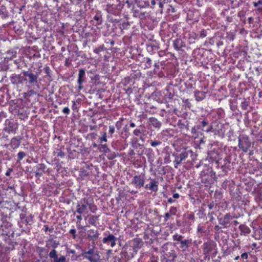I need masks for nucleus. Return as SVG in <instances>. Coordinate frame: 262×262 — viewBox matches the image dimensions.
I'll list each match as a JSON object with an SVG mask.
<instances>
[{
    "mask_svg": "<svg viewBox=\"0 0 262 262\" xmlns=\"http://www.w3.org/2000/svg\"><path fill=\"white\" fill-rule=\"evenodd\" d=\"M150 122L152 126L159 128L161 126V123L157 119L151 117L149 119Z\"/></svg>",
    "mask_w": 262,
    "mask_h": 262,
    "instance_id": "obj_21",
    "label": "nucleus"
},
{
    "mask_svg": "<svg viewBox=\"0 0 262 262\" xmlns=\"http://www.w3.org/2000/svg\"><path fill=\"white\" fill-rule=\"evenodd\" d=\"M214 246L213 245L205 243L203 244V250L206 256H209L210 253L213 250Z\"/></svg>",
    "mask_w": 262,
    "mask_h": 262,
    "instance_id": "obj_17",
    "label": "nucleus"
},
{
    "mask_svg": "<svg viewBox=\"0 0 262 262\" xmlns=\"http://www.w3.org/2000/svg\"><path fill=\"white\" fill-rule=\"evenodd\" d=\"M156 4V1L155 0H152L151 2V4L152 5V6H154Z\"/></svg>",
    "mask_w": 262,
    "mask_h": 262,
    "instance_id": "obj_58",
    "label": "nucleus"
},
{
    "mask_svg": "<svg viewBox=\"0 0 262 262\" xmlns=\"http://www.w3.org/2000/svg\"><path fill=\"white\" fill-rule=\"evenodd\" d=\"M182 102L186 104V105L189 108L191 107V104L188 99H182Z\"/></svg>",
    "mask_w": 262,
    "mask_h": 262,
    "instance_id": "obj_35",
    "label": "nucleus"
},
{
    "mask_svg": "<svg viewBox=\"0 0 262 262\" xmlns=\"http://www.w3.org/2000/svg\"><path fill=\"white\" fill-rule=\"evenodd\" d=\"M21 138L20 137H13L11 140L10 143V146L13 149L18 148L20 144Z\"/></svg>",
    "mask_w": 262,
    "mask_h": 262,
    "instance_id": "obj_16",
    "label": "nucleus"
},
{
    "mask_svg": "<svg viewBox=\"0 0 262 262\" xmlns=\"http://www.w3.org/2000/svg\"><path fill=\"white\" fill-rule=\"evenodd\" d=\"M100 51V50L99 49H95L94 50V53H96V54H98L99 53V52Z\"/></svg>",
    "mask_w": 262,
    "mask_h": 262,
    "instance_id": "obj_54",
    "label": "nucleus"
},
{
    "mask_svg": "<svg viewBox=\"0 0 262 262\" xmlns=\"http://www.w3.org/2000/svg\"><path fill=\"white\" fill-rule=\"evenodd\" d=\"M28 76L29 78L30 83H33L34 82H37V79L38 78V76L37 75H35L32 73H30V74H28Z\"/></svg>",
    "mask_w": 262,
    "mask_h": 262,
    "instance_id": "obj_23",
    "label": "nucleus"
},
{
    "mask_svg": "<svg viewBox=\"0 0 262 262\" xmlns=\"http://www.w3.org/2000/svg\"><path fill=\"white\" fill-rule=\"evenodd\" d=\"M36 169L35 173L36 177H39L45 172L46 166L43 164H38L35 167Z\"/></svg>",
    "mask_w": 262,
    "mask_h": 262,
    "instance_id": "obj_12",
    "label": "nucleus"
},
{
    "mask_svg": "<svg viewBox=\"0 0 262 262\" xmlns=\"http://www.w3.org/2000/svg\"><path fill=\"white\" fill-rule=\"evenodd\" d=\"M96 126H90V130H94L96 128Z\"/></svg>",
    "mask_w": 262,
    "mask_h": 262,
    "instance_id": "obj_56",
    "label": "nucleus"
},
{
    "mask_svg": "<svg viewBox=\"0 0 262 262\" xmlns=\"http://www.w3.org/2000/svg\"><path fill=\"white\" fill-rule=\"evenodd\" d=\"M253 4L255 7H257L259 5V4H262V0H259L257 2H253ZM258 10L260 12H262V7H258Z\"/></svg>",
    "mask_w": 262,
    "mask_h": 262,
    "instance_id": "obj_30",
    "label": "nucleus"
},
{
    "mask_svg": "<svg viewBox=\"0 0 262 262\" xmlns=\"http://www.w3.org/2000/svg\"><path fill=\"white\" fill-rule=\"evenodd\" d=\"M249 105V103L246 100H244L243 102L241 103V106L243 110H246L248 106Z\"/></svg>",
    "mask_w": 262,
    "mask_h": 262,
    "instance_id": "obj_31",
    "label": "nucleus"
},
{
    "mask_svg": "<svg viewBox=\"0 0 262 262\" xmlns=\"http://www.w3.org/2000/svg\"><path fill=\"white\" fill-rule=\"evenodd\" d=\"M139 17L141 19H143V18H144L145 17V12H141V13H140V14L139 15Z\"/></svg>",
    "mask_w": 262,
    "mask_h": 262,
    "instance_id": "obj_49",
    "label": "nucleus"
},
{
    "mask_svg": "<svg viewBox=\"0 0 262 262\" xmlns=\"http://www.w3.org/2000/svg\"><path fill=\"white\" fill-rule=\"evenodd\" d=\"M194 95L195 100L197 101H201L204 99L206 97V93L198 90L194 91Z\"/></svg>",
    "mask_w": 262,
    "mask_h": 262,
    "instance_id": "obj_20",
    "label": "nucleus"
},
{
    "mask_svg": "<svg viewBox=\"0 0 262 262\" xmlns=\"http://www.w3.org/2000/svg\"><path fill=\"white\" fill-rule=\"evenodd\" d=\"M28 74H30V73H29L28 72H27V71L26 72H24V75L25 76H28Z\"/></svg>",
    "mask_w": 262,
    "mask_h": 262,
    "instance_id": "obj_63",
    "label": "nucleus"
},
{
    "mask_svg": "<svg viewBox=\"0 0 262 262\" xmlns=\"http://www.w3.org/2000/svg\"><path fill=\"white\" fill-rule=\"evenodd\" d=\"M57 253L55 249H53L49 253V256L51 258L53 259V262H66V257L62 255L58 257Z\"/></svg>",
    "mask_w": 262,
    "mask_h": 262,
    "instance_id": "obj_8",
    "label": "nucleus"
},
{
    "mask_svg": "<svg viewBox=\"0 0 262 262\" xmlns=\"http://www.w3.org/2000/svg\"><path fill=\"white\" fill-rule=\"evenodd\" d=\"M217 156L216 153L214 152L211 151L210 153L208 154V157L210 159H213L214 158V160H216V156Z\"/></svg>",
    "mask_w": 262,
    "mask_h": 262,
    "instance_id": "obj_34",
    "label": "nucleus"
},
{
    "mask_svg": "<svg viewBox=\"0 0 262 262\" xmlns=\"http://www.w3.org/2000/svg\"><path fill=\"white\" fill-rule=\"evenodd\" d=\"M174 202V200L171 198H169L168 200V203H172Z\"/></svg>",
    "mask_w": 262,
    "mask_h": 262,
    "instance_id": "obj_52",
    "label": "nucleus"
},
{
    "mask_svg": "<svg viewBox=\"0 0 262 262\" xmlns=\"http://www.w3.org/2000/svg\"><path fill=\"white\" fill-rule=\"evenodd\" d=\"M121 6L119 5H114V4H107L106 6V10L108 12L113 14H116L119 12L120 7Z\"/></svg>",
    "mask_w": 262,
    "mask_h": 262,
    "instance_id": "obj_13",
    "label": "nucleus"
},
{
    "mask_svg": "<svg viewBox=\"0 0 262 262\" xmlns=\"http://www.w3.org/2000/svg\"><path fill=\"white\" fill-rule=\"evenodd\" d=\"M88 236L91 240L95 241L98 238L99 236V233L97 230L94 229H90L88 231Z\"/></svg>",
    "mask_w": 262,
    "mask_h": 262,
    "instance_id": "obj_18",
    "label": "nucleus"
},
{
    "mask_svg": "<svg viewBox=\"0 0 262 262\" xmlns=\"http://www.w3.org/2000/svg\"><path fill=\"white\" fill-rule=\"evenodd\" d=\"M238 141L239 148L243 152H247L251 145V143L249 140V137L245 135H240L238 137Z\"/></svg>",
    "mask_w": 262,
    "mask_h": 262,
    "instance_id": "obj_1",
    "label": "nucleus"
},
{
    "mask_svg": "<svg viewBox=\"0 0 262 262\" xmlns=\"http://www.w3.org/2000/svg\"><path fill=\"white\" fill-rule=\"evenodd\" d=\"M145 176L144 175L135 176L131 182V184L136 188H140L144 186Z\"/></svg>",
    "mask_w": 262,
    "mask_h": 262,
    "instance_id": "obj_3",
    "label": "nucleus"
},
{
    "mask_svg": "<svg viewBox=\"0 0 262 262\" xmlns=\"http://www.w3.org/2000/svg\"><path fill=\"white\" fill-rule=\"evenodd\" d=\"M232 219L233 217L230 213H227L223 217L219 219V222L224 228H227L230 226V221Z\"/></svg>",
    "mask_w": 262,
    "mask_h": 262,
    "instance_id": "obj_5",
    "label": "nucleus"
},
{
    "mask_svg": "<svg viewBox=\"0 0 262 262\" xmlns=\"http://www.w3.org/2000/svg\"><path fill=\"white\" fill-rule=\"evenodd\" d=\"M241 257L243 259H247L248 254L247 253H244L241 255Z\"/></svg>",
    "mask_w": 262,
    "mask_h": 262,
    "instance_id": "obj_46",
    "label": "nucleus"
},
{
    "mask_svg": "<svg viewBox=\"0 0 262 262\" xmlns=\"http://www.w3.org/2000/svg\"><path fill=\"white\" fill-rule=\"evenodd\" d=\"M163 7V4L161 2H160V3H159V7H160L161 8H162Z\"/></svg>",
    "mask_w": 262,
    "mask_h": 262,
    "instance_id": "obj_59",
    "label": "nucleus"
},
{
    "mask_svg": "<svg viewBox=\"0 0 262 262\" xmlns=\"http://www.w3.org/2000/svg\"><path fill=\"white\" fill-rule=\"evenodd\" d=\"M142 243V239L137 238H135L132 241L130 244L131 247L135 252L134 254H136L138 250L141 248Z\"/></svg>",
    "mask_w": 262,
    "mask_h": 262,
    "instance_id": "obj_9",
    "label": "nucleus"
},
{
    "mask_svg": "<svg viewBox=\"0 0 262 262\" xmlns=\"http://www.w3.org/2000/svg\"><path fill=\"white\" fill-rule=\"evenodd\" d=\"M172 237L173 240L178 241L180 242H181L182 241V238H183V237L182 235H178L177 234L173 235Z\"/></svg>",
    "mask_w": 262,
    "mask_h": 262,
    "instance_id": "obj_29",
    "label": "nucleus"
},
{
    "mask_svg": "<svg viewBox=\"0 0 262 262\" xmlns=\"http://www.w3.org/2000/svg\"><path fill=\"white\" fill-rule=\"evenodd\" d=\"M169 217H170V213H168V212L166 213L165 214V220H164L165 221H167L168 220V219L169 218Z\"/></svg>",
    "mask_w": 262,
    "mask_h": 262,
    "instance_id": "obj_47",
    "label": "nucleus"
},
{
    "mask_svg": "<svg viewBox=\"0 0 262 262\" xmlns=\"http://www.w3.org/2000/svg\"><path fill=\"white\" fill-rule=\"evenodd\" d=\"M208 207H209V209H210V210H211V209H212L213 205H211V204H210V205H208Z\"/></svg>",
    "mask_w": 262,
    "mask_h": 262,
    "instance_id": "obj_62",
    "label": "nucleus"
},
{
    "mask_svg": "<svg viewBox=\"0 0 262 262\" xmlns=\"http://www.w3.org/2000/svg\"><path fill=\"white\" fill-rule=\"evenodd\" d=\"M214 229L215 230H216V231H219L221 229V228L219 226V225H216L215 227H214Z\"/></svg>",
    "mask_w": 262,
    "mask_h": 262,
    "instance_id": "obj_53",
    "label": "nucleus"
},
{
    "mask_svg": "<svg viewBox=\"0 0 262 262\" xmlns=\"http://www.w3.org/2000/svg\"><path fill=\"white\" fill-rule=\"evenodd\" d=\"M98 148L101 152L107 153L109 152L110 149L108 148L106 144H100L98 146Z\"/></svg>",
    "mask_w": 262,
    "mask_h": 262,
    "instance_id": "obj_24",
    "label": "nucleus"
},
{
    "mask_svg": "<svg viewBox=\"0 0 262 262\" xmlns=\"http://www.w3.org/2000/svg\"><path fill=\"white\" fill-rule=\"evenodd\" d=\"M93 146L94 147H98V146L96 143H94V144H93Z\"/></svg>",
    "mask_w": 262,
    "mask_h": 262,
    "instance_id": "obj_64",
    "label": "nucleus"
},
{
    "mask_svg": "<svg viewBox=\"0 0 262 262\" xmlns=\"http://www.w3.org/2000/svg\"><path fill=\"white\" fill-rule=\"evenodd\" d=\"M191 243V241L188 239L182 240L181 242V248L185 250L187 249Z\"/></svg>",
    "mask_w": 262,
    "mask_h": 262,
    "instance_id": "obj_22",
    "label": "nucleus"
},
{
    "mask_svg": "<svg viewBox=\"0 0 262 262\" xmlns=\"http://www.w3.org/2000/svg\"><path fill=\"white\" fill-rule=\"evenodd\" d=\"M85 71L83 69H81L79 70V74H78V83L79 84L78 90L80 91L82 89L83 86L82 84L84 81V77H85Z\"/></svg>",
    "mask_w": 262,
    "mask_h": 262,
    "instance_id": "obj_14",
    "label": "nucleus"
},
{
    "mask_svg": "<svg viewBox=\"0 0 262 262\" xmlns=\"http://www.w3.org/2000/svg\"><path fill=\"white\" fill-rule=\"evenodd\" d=\"M188 157V153L186 151L182 152L179 156H176L175 160L173 161L174 166L176 168H178V165L181 164L182 162Z\"/></svg>",
    "mask_w": 262,
    "mask_h": 262,
    "instance_id": "obj_6",
    "label": "nucleus"
},
{
    "mask_svg": "<svg viewBox=\"0 0 262 262\" xmlns=\"http://www.w3.org/2000/svg\"><path fill=\"white\" fill-rule=\"evenodd\" d=\"M98 252L97 251H95L94 249H90V250H89L88 251H86L84 253V257L85 258H86V256H89L91 255H93V254H96L97 253H98Z\"/></svg>",
    "mask_w": 262,
    "mask_h": 262,
    "instance_id": "obj_26",
    "label": "nucleus"
},
{
    "mask_svg": "<svg viewBox=\"0 0 262 262\" xmlns=\"http://www.w3.org/2000/svg\"><path fill=\"white\" fill-rule=\"evenodd\" d=\"M85 258L90 262H101V261L100 256L98 252L89 256H86Z\"/></svg>",
    "mask_w": 262,
    "mask_h": 262,
    "instance_id": "obj_19",
    "label": "nucleus"
},
{
    "mask_svg": "<svg viewBox=\"0 0 262 262\" xmlns=\"http://www.w3.org/2000/svg\"><path fill=\"white\" fill-rule=\"evenodd\" d=\"M117 238L112 234H109L107 236L103 238L102 242L104 244L108 245L110 243L111 247L113 248L116 245Z\"/></svg>",
    "mask_w": 262,
    "mask_h": 262,
    "instance_id": "obj_7",
    "label": "nucleus"
},
{
    "mask_svg": "<svg viewBox=\"0 0 262 262\" xmlns=\"http://www.w3.org/2000/svg\"><path fill=\"white\" fill-rule=\"evenodd\" d=\"M90 205L87 200L85 199H82L77 204L76 212L79 214H82L85 212V210Z\"/></svg>",
    "mask_w": 262,
    "mask_h": 262,
    "instance_id": "obj_4",
    "label": "nucleus"
},
{
    "mask_svg": "<svg viewBox=\"0 0 262 262\" xmlns=\"http://www.w3.org/2000/svg\"><path fill=\"white\" fill-rule=\"evenodd\" d=\"M179 196H180V195L179 193H174L173 194V199H178L179 198Z\"/></svg>",
    "mask_w": 262,
    "mask_h": 262,
    "instance_id": "obj_51",
    "label": "nucleus"
},
{
    "mask_svg": "<svg viewBox=\"0 0 262 262\" xmlns=\"http://www.w3.org/2000/svg\"><path fill=\"white\" fill-rule=\"evenodd\" d=\"M170 246L168 243L164 244L162 247V252L166 257L174 258L176 257V255L173 250H171L170 252H167Z\"/></svg>",
    "mask_w": 262,
    "mask_h": 262,
    "instance_id": "obj_11",
    "label": "nucleus"
},
{
    "mask_svg": "<svg viewBox=\"0 0 262 262\" xmlns=\"http://www.w3.org/2000/svg\"><path fill=\"white\" fill-rule=\"evenodd\" d=\"M12 171V169L11 168H9L7 172H6V175L7 176H9L10 175L11 172Z\"/></svg>",
    "mask_w": 262,
    "mask_h": 262,
    "instance_id": "obj_50",
    "label": "nucleus"
},
{
    "mask_svg": "<svg viewBox=\"0 0 262 262\" xmlns=\"http://www.w3.org/2000/svg\"><path fill=\"white\" fill-rule=\"evenodd\" d=\"M10 80L13 84H17L23 83L26 80L23 76L20 74L14 75L11 77Z\"/></svg>",
    "mask_w": 262,
    "mask_h": 262,
    "instance_id": "obj_15",
    "label": "nucleus"
},
{
    "mask_svg": "<svg viewBox=\"0 0 262 262\" xmlns=\"http://www.w3.org/2000/svg\"><path fill=\"white\" fill-rule=\"evenodd\" d=\"M177 208L174 207H171L169 209V213L171 215H175L177 213Z\"/></svg>",
    "mask_w": 262,
    "mask_h": 262,
    "instance_id": "obj_33",
    "label": "nucleus"
},
{
    "mask_svg": "<svg viewBox=\"0 0 262 262\" xmlns=\"http://www.w3.org/2000/svg\"><path fill=\"white\" fill-rule=\"evenodd\" d=\"M109 133L111 134L112 137V135L115 132V127L113 125H110L109 126Z\"/></svg>",
    "mask_w": 262,
    "mask_h": 262,
    "instance_id": "obj_40",
    "label": "nucleus"
},
{
    "mask_svg": "<svg viewBox=\"0 0 262 262\" xmlns=\"http://www.w3.org/2000/svg\"><path fill=\"white\" fill-rule=\"evenodd\" d=\"M15 188V185H13L12 186H8V188L6 189V190H8V189H11V190H14V193H16V191L14 190Z\"/></svg>",
    "mask_w": 262,
    "mask_h": 262,
    "instance_id": "obj_45",
    "label": "nucleus"
},
{
    "mask_svg": "<svg viewBox=\"0 0 262 262\" xmlns=\"http://www.w3.org/2000/svg\"><path fill=\"white\" fill-rule=\"evenodd\" d=\"M151 145L153 147L158 146L161 144V142L158 141H154L151 142Z\"/></svg>",
    "mask_w": 262,
    "mask_h": 262,
    "instance_id": "obj_42",
    "label": "nucleus"
},
{
    "mask_svg": "<svg viewBox=\"0 0 262 262\" xmlns=\"http://www.w3.org/2000/svg\"><path fill=\"white\" fill-rule=\"evenodd\" d=\"M141 133L142 132L138 128L135 129L133 132V134L136 136H139Z\"/></svg>",
    "mask_w": 262,
    "mask_h": 262,
    "instance_id": "obj_37",
    "label": "nucleus"
},
{
    "mask_svg": "<svg viewBox=\"0 0 262 262\" xmlns=\"http://www.w3.org/2000/svg\"><path fill=\"white\" fill-rule=\"evenodd\" d=\"M129 125L131 127H134L136 126L134 122H131Z\"/></svg>",
    "mask_w": 262,
    "mask_h": 262,
    "instance_id": "obj_57",
    "label": "nucleus"
},
{
    "mask_svg": "<svg viewBox=\"0 0 262 262\" xmlns=\"http://www.w3.org/2000/svg\"><path fill=\"white\" fill-rule=\"evenodd\" d=\"M57 157L62 158L64 156V153L62 151L60 150L57 153Z\"/></svg>",
    "mask_w": 262,
    "mask_h": 262,
    "instance_id": "obj_44",
    "label": "nucleus"
},
{
    "mask_svg": "<svg viewBox=\"0 0 262 262\" xmlns=\"http://www.w3.org/2000/svg\"><path fill=\"white\" fill-rule=\"evenodd\" d=\"M99 140L101 143L103 142H107V138H106V133H103L102 134V137L99 138Z\"/></svg>",
    "mask_w": 262,
    "mask_h": 262,
    "instance_id": "obj_32",
    "label": "nucleus"
},
{
    "mask_svg": "<svg viewBox=\"0 0 262 262\" xmlns=\"http://www.w3.org/2000/svg\"><path fill=\"white\" fill-rule=\"evenodd\" d=\"M62 112L66 114H69L70 112V110L68 107H66L62 110Z\"/></svg>",
    "mask_w": 262,
    "mask_h": 262,
    "instance_id": "obj_43",
    "label": "nucleus"
},
{
    "mask_svg": "<svg viewBox=\"0 0 262 262\" xmlns=\"http://www.w3.org/2000/svg\"><path fill=\"white\" fill-rule=\"evenodd\" d=\"M201 123H202L203 127H204L208 124V122L205 120H204L203 121H202Z\"/></svg>",
    "mask_w": 262,
    "mask_h": 262,
    "instance_id": "obj_48",
    "label": "nucleus"
},
{
    "mask_svg": "<svg viewBox=\"0 0 262 262\" xmlns=\"http://www.w3.org/2000/svg\"><path fill=\"white\" fill-rule=\"evenodd\" d=\"M191 132L193 135L195 136V138H196L199 135H198L197 130L195 127H193L192 128Z\"/></svg>",
    "mask_w": 262,
    "mask_h": 262,
    "instance_id": "obj_39",
    "label": "nucleus"
},
{
    "mask_svg": "<svg viewBox=\"0 0 262 262\" xmlns=\"http://www.w3.org/2000/svg\"><path fill=\"white\" fill-rule=\"evenodd\" d=\"M233 224L235 225H237V224H238V222L237 221H233Z\"/></svg>",
    "mask_w": 262,
    "mask_h": 262,
    "instance_id": "obj_60",
    "label": "nucleus"
},
{
    "mask_svg": "<svg viewBox=\"0 0 262 262\" xmlns=\"http://www.w3.org/2000/svg\"><path fill=\"white\" fill-rule=\"evenodd\" d=\"M43 229L45 232L49 231L50 232H52L53 231V228H49L48 225H44Z\"/></svg>",
    "mask_w": 262,
    "mask_h": 262,
    "instance_id": "obj_41",
    "label": "nucleus"
},
{
    "mask_svg": "<svg viewBox=\"0 0 262 262\" xmlns=\"http://www.w3.org/2000/svg\"><path fill=\"white\" fill-rule=\"evenodd\" d=\"M158 181L156 179H152L148 184L144 186V188L151 191L157 192L158 190Z\"/></svg>",
    "mask_w": 262,
    "mask_h": 262,
    "instance_id": "obj_10",
    "label": "nucleus"
},
{
    "mask_svg": "<svg viewBox=\"0 0 262 262\" xmlns=\"http://www.w3.org/2000/svg\"><path fill=\"white\" fill-rule=\"evenodd\" d=\"M205 224H200L197 228L198 232L200 233H205L206 231Z\"/></svg>",
    "mask_w": 262,
    "mask_h": 262,
    "instance_id": "obj_25",
    "label": "nucleus"
},
{
    "mask_svg": "<svg viewBox=\"0 0 262 262\" xmlns=\"http://www.w3.org/2000/svg\"><path fill=\"white\" fill-rule=\"evenodd\" d=\"M98 219V216H92L89 219V223L91 225H95L96 220Z\"/></svg>",
    "mask_w": 262,
    "mask_h": 262,
    "instance_id": "obj_27",
    "label": "nucleus"
},
{
    "mask_svg": "<svg viewBox=\"0 0 262 262\" xmlns=\"http://www.w3.org/2000/svg\"><path fill=\"white\" fill-rule=\"evenodd\" d=\"M70 233L72 235L73 238L75 239L76 238V231L75 229H72L69 231Z\"/></svg>",
    "mask_w": 262,
    "mask_h": 262,
    "instance_id": "obj_38",
    "label": "nucleus"
},
{
    "mask_svg": "<svg viewBox=\"0 0 262 262\" xmlns=\"http://www.w3.org/2000/svg\"><path fill=\"white\" fill-rule=\"evenodd\" d=\"M179 40H176L174 41L173 42V47L174 48V49L176 50H177V51L179 50H180V47L179 46Z\"/></svg>",
    "mask_w": 262,
    "mask_h": 262,
    "instance_id": "obj_36",
    "label": "nucleus"
},
{
    "mask_svg": "<svg viewBox=\"0 0 262 262\" xmlns=\"http://www.w3.org/2000/svg\"><path fill=\"white\" fill-rule=\"evenodd\" d=\"M26 156V154L24 151H20L17 154V159L18 161L21 160L24 157H25Z\"/></svg>",
    "mask_w": 262,
    "mask_h": 262,
    "instance_id": "obj_28",
    "label": "nucleus"
},
{
    "mask_svg": "<svg viewBox=\"0 0 262 262\" xmlns=\"http://www.w3.org/2000/svg\"><path fill=\"white\" fill-rule=\"evenodd\" d=\"M212 128V127H210L209 128H208V129H207L206 131L207 132H211V131Z\"/></svg>",
    "mask_w": 262,
    "mask_h": 262,
    "instance_id": "obj_61",
    "label": "nucleus"
},
{
    "mask_svg": "<svg viewBox=\"0 0 262 262\" xmlns=\"http://www.w3.org/2000/svg\"><path fill=\"white\" fill-rule=\"evenodd\" d=\"M215 175V172L210 169L202 171L201 172V181L204 183H210L213 182Z\"/></svg>",
    "mask_w": 262,
    "mask_h": 262,
    "instance_id": "obj_2",
    "label": "nucleus"
},
{
    "mask_svg": "<svg viewBox=\"0 0 262 262\" xmlns=\"http://www.w3.org/2000/svg\"><path fill=\"white\" fill-rule=\"evenodd\" d=\"M81 214H79L78 215H77L76 217L79 221H81L82 219Z\"/></svg>",
    "mask_w": 262,
    "mask_h": 262,
    "instance_id": "obj_55",
    "label": "nucleus"
}]
</instances>
